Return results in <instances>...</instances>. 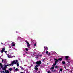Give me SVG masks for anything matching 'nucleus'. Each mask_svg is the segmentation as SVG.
I'll use <instances>...</instances> for the list:
<instances>
[{"label": "nucleus", "mask_w": 73, "mask_h": 73, "mask_svg": "<svg viewBox=\"0 0 73 73\" xmlns=\"http://www.w3.org/2000/svg\"><path fill=\"white\" fill-rule=\"evenodd\" d=\"M0 66L1 68H2L3 70H5V73H9V72L8 70H6V68H7V66H9V64L6 65L5 64L4 65H3L2 64L0 63Z\"/></svg>", "instance_id": "f257e3e1"}, {"label": "nucleus", "mask_w": 73, "mask_h": 73, "mask_svg": "<svg viewBox=\"0 0 73 73\" xmlns=\"http://www.w3.org/2000/svg\"><path fill=\"white\" fill-rule=\"evenodd\" d=\"M36 64H37L38 65H41V61L36 62Z\"/></svg>", "instance_id": "f03ea898"}, {"label": "nucleus", "mask_w": 73, "mask_h": 73, "mask_svg": "<svg viewBox=\"0 0 73 73\" xmlns=\"http://www.w3.org/2000/svg\"><path fill=\"white\" fill-rule=\"evenodd\" d=\"M26 43L27 44V48H29V47L30 46V44L27 41H26Z\"/></svg>", "instance_id": "7ed1b4c3"}, {"label": "nucleus", "mask_w": 73, "mask_h": 73, "mask_svg": "<svg viewBox=\"0 0 73 73\" xmlns=\"http://www.w3.org/2000/svg\"><path fill=\"white\" fill-rule=\"evenodd\" d=\"M11 64H12V66H13V65H14V64H16V62H15V60H14L11 62Z\"/></svg>", "instance_id": "20e7f679"}, {"label": "nucleus", "mask_w": 73, "mask_h": 73, "mask_svg": "<svg viewBox=\"0 0 73 73\" xmlns=\"http://www.w3.org/2000/svg\"><path fill=\"white\" fill-rule=\"evenodd\" d=\"M54 60L55 61H56L55 62V64H53V66H55V65H56V64H57V62L58 61V60L56 59H54Z\"/></svg>", "instance_id": "39448f33"}, {"label": "nucleus", "mask_w": 73, "mask_h": 73, "mask_svg": "<svg viewBox=\"0 0 73 73\" xmlns=\"http://www.w3.org/2000/svg\"><path fill=\"white\" fill-rule=\"evenodd\" d=\"M7 56L8 58H12V57H13V56L11 55H10L8 54H7Z\"/></svg>", "instance_id": "423d86ee"}, {"label": "nucleus", "mask_w": 73, "mask_h": 73, "mask_svg": "<svg viewBox=\"0 0 73 73\" xmlns=\"http://www.w3.org/2000/svg\"><path fill=\"white\" fill-rule=\"evenodd\" d=\"M39 65H36L35 66V68H34L35 70H38V68H37L38 66H39Z\"/></svg>", "instance_id": "0eeeda50"}, {"label": "nucleus", "mask_w": 73, "mask_h": 73, "mask_svg": "<svg viewBox=\"0 0 73 73\" xmlns=\"http://www.w3.org/2000/svg\"><path fill=\"white\" fill-rule=\"evenodd\" d=\"M4 50H5V48H2V50L1 51V53H3L4 52Z\"/></svg>", "instance_id": "6e6552de"}, {"label": "nucleus", "mask_w": 73, "mask_h": 73, "mask_svg": "<svg viewBox=\"0 0 73 73\" xmlns=\"http://www.w3.org/2000/svg\"><path fill=\"white\" fill-rule=\"evenodd\" d=\"M65 58L66 59H68V58H69V57L68 56H65Z\"/></svg>", "instance_id": "1a4fd4ad"}, {"label": "nucleus", "mask_w": 73, "mask_h": 73, "mask_svg": "<svg viewBox=\"0 0 73 73\" xmlns=\"http://www.w3.org/2000/svg\"><path fill=\"white\" fill-rule=\"evenodd\" d=\"M5 61H6V60H5H5L2 59V62H5Z\"/></svg>", "instance_id": "9d476101"}, {"label": "nucleus", "mask_w": 73, "mask_h": 73, "mask_svg": "<svg viewBox=\"0 0 73 73\" xmlns=\"http://www.w3.org/2000/svg\"><path fill=\"white\" fill-rule=\"evenodd\" d=\"M44 48L45 49L46 51L47 50H48V48H47L46 47V46H45L44 47Z\"/></svg>", "instance_id": "9b49d317"}, {"label": "nucleus", "mask_w": 73, "mask_h": 73, "mask_svg": "<svg viewBox=\"0 0 73 73\" xmlns=\"http://www.w3.org/2000/svg\"><path fill=\"white\" fill-rule=\"evenodd\" d=\"M12 46H15V44H14L13 43H12Z\"/></svg>", "instance_id": "f8f14e48"}, {"label": "nucleus", "mask_w": 73, "mask_h": 73, "mask_svg": "<svg viewBox=\"0 0 73 73\" xmlns=\"http://www.w3.org/2000/svg\"><path fill=\"white\" fill-rule=\"evenodd\" d=\"M12 68H9V70H10V72H11V71H12Z\"/></svg>", "instance_id": "ddd939ff"}, {"label": "nucleus", "mask_w": 73, "mask_h": 73, "mask_svg": "<svg viewBox=\"0 0 73 73\" xmlns=\"http://www.w3.org/2000/svg\"><path fill=\"white\" fill-rule=\"evenodd\" d=\"M60 71L62 72V69L61 68H60Z\"/></svg>", "instance_id": "4468645a"}, {"label": "nucleus", "mask_w": 73, "mask_h": 73, "mask_svg": "<svg viewBox=\"0 0 73 73\" xmlns=\"http://www.w3.org/2000/svg\"><path fill=\"white\" fill-rule=\"evenodd\" d=\"M58 60H59V61H61L62 60V58H60L58 59Z\"/></svg>", "instance_id": "2eb2a0df"}, {"label": "nucleus", "mask_w": 73, "mask_h": 73, "mask_svg": "<svg viewBox=\"0 0 73 73\" xmlns=\"http://www.w3.org/2000/svg\"><path fill=\"white\" fill-rule=\"evenodd\" d=\"M62 64H65V62L64 61H63L62 62Z\"/></svg>", "instance_id": "dca6fc26"}, {"label": "nucleus", "mask_w": 73, "mask_h": 73, "mask_svg": "<svg viewBox=\"0 0 73 73\" xmlns=\"http://www.w3.org/2000/svg\"><path fill=\"white\" fill-rule=\"evenodd\" d=\"M13 50H17V49H16L15 48H13Z\"/></svg>", "instance_id": "f3484780"}, {"label": "nucleus", "mask_w": 73, "mask_h": 73, "mask_svg": "<svg viewBox=\"0 0 73 73\" xmlns=\"http://www.w3.org/2000/svg\"><path fill=\"white\" fill-rule=\"evenodd\" d=\"M25 50H26V51H28V49L27 48H26Z\"/></svg>", "instance_id": "a211bd4d"}, {"label": "nucleus", "mask_w": 73, "mask_h": 73, "mask_svg": "<svg viewBox=\"0 0 73 73\" xmlns=\"http://www.w3.org/2000/svg\"><path fill=\"white\" fill-rule=\"evenodd\" d=\"M48 53H49V52L48 51H47L46 52V54H48Z\"/></svg>", "instance_id": "6ab92c4d"}, {"label": "nucleus", "mask_w": 73, "mask_h": 73, "mask_svg": "<svg viewBox=\"0 0 73 73\" xmlns=\"http://www.w3.org/2000/svg\"><path fill=\"white\" fill-rule=\"evenodd\" d=\"M17 66H19V63H17Z\"/></svg>", "instance_id": "aec40b11"}, {"label": "nucleus", "mask_w": 73, "mask_h": 73, "mask_svg": "<svg viewBox=\"0 0 73 73\" xmlns=\"http://www.w3.org/2000/svg\"><path fill=\"white\" fill-rule=\"evenodd\" d=\"M54 67H53L51 68V69H54Z\"/></svg>", "instance_id": "412c9836"}, {"label": "nucleus", "mask_w": 73, "mask_h": 73, "mask_svg": "<svg viewBox=\"0 0 73 73\" xmlns=\"http://www.w3.org/2000/svg\"><path fill=\"white\" fill-rule=\"evenodd\" d=\"M34 46H36V43H35L34 44Z\"/></svg>", "instance_id": "4be33fe9"}, {"label": "nucleus", "mask_w": 73, "mask_h": 73, "mask_svg": "<svg viewBox=\"0 0 73 73\" xmlns=\"http://www.w3.org/2000/svg\"><path fill=\"white\" fill-rule=\"evenodd\" d=\"M15 71H18V69L17 68H16L15 69Z\"/></svg>", "instance_id": "5701e85b"}, {"label": "nucleus", "mask_w": 73, "mask_h": 73, "mask_svg": "<svg viewBox=\"0 0 73 73\" xmlns=\"http://www.w3.org/2000/svg\"><path fill=\"white\" fill-rule=\"evenodd\" d=\"M21 69L22 70H24V69L23 68H21Z\"/></svg>", "instance_id": "b1692460"}, {"label": "nucleus", "mask_w": 73, "mask_h": 73, "mask_svg": "<svg viewBox=\"0 0 73 73\" xmlns=\"http://www.w3.org/2000/svg\"><path fill=\"white\" fill-rule=\"evenodd\" d=\"M48 73H51V72H50V71H48Z\"/></svg>", "instance_id": "393cba45"}, {"label": "nucleus", "mask_w": 73, "mask_h": 73, "mask_svg": "<svg viewBox=\"0 0 73 73\" xmlns=\"http://www.w3.org/2000/svg\"><path fill=\"white\" fill-rule=\"evenodd\" d=\"M58 66H55V68H58Z\"/></svg>", "instance_id": "a878e982"}, {"label": "nucleus", "mask_w": 73, "mask_h": 73, "mask_svg": "<svg viewBox=\"0 0 73 73\" xmlns=\"http://www.w3.org/2000/svg\"><path fill=\"white\" fill-rule=\"evenodd\" d=\"M7 51H5V53H7Z\"/></svg>", "instance_id": "bb28decb"}, {"label": "nucleus", "mask_w": 73, "mask_h": 73, "mask_svg": "<svg viewBox=\"0 0 73 73\" xmlns=\"http://www.w3.org/2000/svg\"><path fill=\"white\" fill-rule=\"evenodd\" d=\"M15 61H16V62L17 63V62H18V61H17V60H16Z\"/></svg>", "instance_id": "cd10ccee"}, {"label": "nucleus", "mask_w": 73, "mask_h": 73, "mask_svg": "<svg viewBox=\"0 0 73 73\" xmlns=\"http://www.w3.org/2000/svg\"><path fill=\"white\" fill-rule=\"evenodd\" d=\"M5 73V72H4V71H2V73Z\"/></svg>", "instance_id": "c85d7f7f"}, {"label": "nucleus", "mask_w": 73, "mask_h": 73, "mask_svg": "<svg viewBox=\"0 0 73 73\" xmlns=\"http://www.w3.org/2000/svg\"><path fill=\"white\" fill-rule=\"evenodd\" d=\"M9 65H10V66H11V65H12V64H9Z\"/></svg>", "instance_id": "c756f323"}, {"label": "nucleus", "mask_w": 73, "mask_h": 73, "mask_svg": "<svg viewBox=\"0 0 73 73\" xmlns=\"http://www.w3.org/2000/svg\"><path fill=\"white\" fill-rule=\"evenodd\" d=\"M44 60H45V59H44L42 60L43 61H44Z\"/></svg>", "instance_id": "7c9ffc66"}, {"label": "nucleus", "mask_w": 73, "mask_h": 73, "mask_svg": "<svg viewBox=\"0 0 73 73\" xmlns=\"http://www.w3.org/2000/svg\"><path fill=\"white\" fill-rule=\"evenodd\" d=\"M40 57H42V55H40Z\"/></svg>", "instance_id": "2f4dec72"}, {"label": "nucleus", "mask_w": 73, "mask_h": 73, "mask_svg": "<svg viewBox=\"0 0 73 73\" xmlns=\"http://www.w3.org/2000/svg\"><path fill=\"white\" fill-rule=\"evenodd\" d=\"M0 73H3V71H0Z\"/></svg>", "instance_id": "473e14b6"}, {"label": "nucleus", "mask_w": 73, "mask_h": 73, "mask_svg": "<svg viewBox=\"0 0 73 73\" xmlns=\"http://www.w3.org/2000/svg\"><path fill=\"white\" fill-rule=\"evenodd\" d=\"M20 68H22V67H21V66H20Z\"/></svg>", "instance_id": "72a5a7b5"}, {"label": "nucleus", "mask_w": 73, "mask_h": 73, "mask_svg": "<svg viewBox=\"0 0 73 73\" xmlns=\"http://www.w3.org/2000/svg\"><path fill=\"white\" fill-rule=\"evenodd\" d=\"M20 73H23V72H21Z\"/></svg>", "instance_id": "f704fd0d"}, {"label": "nucleus", "mask_w": 73, "mask_h": 73, "mask_svg": "<svg viewBox=\"0 0 73 73\" xmlns=\"http://www.w3.org/2000/svg\"><path fill=\"white\" fill-rule=\"evenodd\" d=\"M52 72H54V71H55L52 70Z\"/></svg>", "instance_id": "c9c22d12"}, {"label": "nucleus", "mask_w": 73, "mask_h": 73, "mask_svg": "<svg viewBox=\"0 0 73 73\" xmlns=\"http://www.w3.org/2000/svg\"><path fill=\"white\" fill-rule=\"evenodd\" d=\"M23 73H25V72H23Z\"/></svg>", "instance_id": "e433bc0d"}, {"label": "nucleus", "mask_w": 73, "mask_h": 73, "mask_svg": "<svg viewBox=\"0 0 73 73\" xmlns=\"http://www.w3.org/2000/svg\"><path fill=\"white\" fill-rule=\"evenodd\" d=\"M48 63H47V65H48Z\"/></svg>", "instance_id": "4c0bfd02"}, {"label": "nucleus", "mask_w": 73, "mask_h": 73, "mask_svg": "<svg viewBox=\"0 0 73 73\" xmlns=\"http://www.w3.org/2000/svg\"><path fill=\"white\" fill-rule=\"evenodd\" d=\"M14 69H15V67H14Z\"/></svg>", "instance_id": "58836bf2"}, {"label": "nucleus", "mask_w": 73, "mask_h": 73, "mask_svg": "<svg viewBox=\"0 0 73 73\" xmlns=\"http://www.w3.org/2000/svg\"><path fill=\"white\" fill-rule=\"evenodd\" d=\"M26 53H27V52H26Z\"/></svg>", "instance_id": "ea45409f"}, {"label": "nucleus", "mask_w": 73, "mask_h": 73, "mask_svg": "<svg viewBox=\"0 0 73 73\" xmlns=\"http://www.w3.org/2000/svg\"><path fill=\"white\" fill-rule=\"evenodd\" d=\"M10 48H11V47H10Z\"/></svg>", "instance_id": "a19ab883"}]
</instances>
